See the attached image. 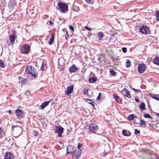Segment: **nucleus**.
I'll return each instance as SVG.
<instances>
[{"mask_svg":"<svg viewBox=\"0 0 159 159\" xmlns=\"http://www.w3.org/2000/svg\"><path fill=\"white\" fill-rule=\"evenodd\" d=\"M8 112L10 114L11 113V110H9L8 111Z\"/></svg>","mask_w":159,"mask_h":159,"instance_id":"obj_52","label":"nucleus"},{"mask_svg":"<svg viewBox=\"0 0 159 159\" xmlns=\"http://www.w3.org/2000/svg\"><path fill=\"white\" fill-rule=\"evenodd\" d=\"M30 47L28 44H25L21 47V51L24 54H27L30 51Z\"/></svg>","mask_w":159,"mask_h":159,"instance_id":"obj_5","label":"nucleus"},{"mask_svg":"<svg viewBox=\"0 0 159 159\" xmlns=\"http://www.w3.org/2000/svg\"><path fill=\"white\" fill-rule=\"evenodd\" d=\"M48 22L49 23V24L50 25H52V21L51 20L49 21Z\"/></svg>","mask_w":159,"mask_h":159,"instance_id":"obj_50","label":"nucleus"},{"mask_svg":"<svg viewBox=\"0 0 159 159\" xmlns=\"http://www.w3.org/2000/svg\"><path fill=\"white\" fill-rule=\"evenodd\" d=\"M64 130V128L61 126H56L55 131L57 133H62Z\"/></svg>","mask_w":159,"mask_h":159,"instance_id":"obj_12","label":"nucleus"},{"mask_svg":"<svg viewBox=\"0 0 159 159\" xmlns=\"http://www.w3.org/2000/svg\"><path fill=\"white\" fill-rule=\"evenodd\" d=\"M66 35L67 36V37H68L69 35V34L68 33L67 31L66 30Z\"/></svg>","mask_w":159,"mask_h":159,"instance_id":"obj_49","label":"nucleus"},{"mask_svg":"<svg viewBox=\"0 0 159 159\" xmlns=\"http://www.w3.org/2000/svg\"><path fill=\"white\" fill-rule=\"evenodd\" d=\"M68 149H69V152H70L71 151H72L71 150V149H72L73 150L74 149V147L73 146H69L68 147Z\"/></svg>","mask_w":159,"mask_h":159,"instance_id":"obj_35","label":"nucleus"},{"mask_svg":"<svg viewBox=\"0 0 159 159\" xmlns=\"http://www.w3.org/2000/svg\"><path fill=\"white\" fill-rule=\"evenodd\" d=\"M47 68V66L46 65V64L45 63H43L42 64L41 66V70H44L45 68Z\"/></svg>","mask_w":159,"mask_h":159,"instance_id":"obj_22","label":"nucleus"},{"mask_svg":"<svg viewBox=\"0 0 159 159\" xmlns=\"http://www.w3.org/2000/svg\"><path fill=\"white\" fill-rule=\"evenodd\" d=\"M58 133V137H61V136H62L61 134L62 133Z\"/></svg>","mask_w":159,"mask_h":159,"instance_id":"obj_48","label":"nucleus"},{"mask_svg":"<svg viewBox=\"0 0 159 159\" xmlns=\"http://www.w3.org/2000/svg\"><path fill=\"white\" fill-rule=\"evenodd\" d=\"M3 134H4V133H3V131L2 130L1 128H0V138L3 137Z\"/></svg>","mask_w":159,"mask_h":159,"instance_id":"obj_33","label":"nucleus"},{"mask_svg":"<svg viewBox=\"0 0 159 159\" xmlns=\"http://www.w3.org/2000/svg\"><path fill=\"white\" fill-rule=\"evenodd\" d=\"M43 147L44 148H45V146H43Z\"/></svg>","mask_w":159,"mask_h":159,"instance_id":"obj_57","label":"nucleus"},{"mask_svg":"<svg viewBox=\"0 0 159 159\" xmlns=\"http://www.w3.org/2000/svg\"><path fill=\"white\" fill-rule=\"evenodd\" d=\"M144 117L145 118H148L150 119H152V117H151V116L149 114H145L144 115Z\"/></svg>","mask_w":159,"mask_h":159,"instance_id":"obj_29","label":"nucleus"},{"mask_svg":"<svg viewBox=\"0 0 159 159\" xmlns=\"http://www.w3.org/2000/svg\"><path fill=\"white\" fill-rule=\"evenodd\" d=\"M140 133L139 130H138L137 129H135L134 134H137Z\"/></svg>","mask_w":159,"mask_h":159,"instance_id":"obj_36","label":"nucleus"},{"mask_svg":"<svg viewBox=\"0 0 159 159\" xmlns=\"http://www.w3.org/2000/svg\"><path fill=\"white\" fill-rule=\"evenodd\" d=\"M85 1L88 3H90L91 2V0H85Z\"/></svg>","mask_w":159,"mask_h":159,"instance_id":"obj_47","label":"nucleus"},{"mask_svg":"<svg viewBox=\"0 0 159 159\" xmlns=\"http://www.w3.org/2000/svg\"><path fill=\"white\" fill-rule=\"evenodd\" d=\"M114 98L116 100L117 102H118V100L119 98V97L118 96H115L114 97Z\"/></svg>","mask_w":159,"mask_h":159,"instance_id":"obj_41","label":"nucleus"},{"mask_svg":"<svg viewBox=\"0 0 159 159\" xmlns=\"http://www.w3.org/2000/svg\"><path fill=\"white\" fill-rule=\"evenodd\" d=\"M136 116L134 114L130 115L129 116L128 119L129 120H132L134 118H136Z\"/></svg>","mask_w":159,"mask_h":159,"instance_id":"obj_24","label":"nucleus"},{"mask_svg":"<svg viewBox=\"0 0 159 159\" xmlns=\"http://www.w3.org/2000/svg\"><path fill=\"white\" fill-rule=\"evenodd\" d=\"M57 5L58 7H56V8L58 10H60L61 12H64L68 10V6L65 3L58 2Z\"/></svg>","mask_w":159,"mask_h":159,"instance_id":"obj_2","label":"nucleus"},{"mask_svg":"<svg viewBox=\"0 0 159 159\" xmlns=\"http://www.w3.org/2000/svg\"><path fill=\"white\" fill-rule=\"evenodd\" d=\"M110 72L113 76H115L116 74V72L113 70L111 69Z\"/></svg>","mask_w":159,"mask_h":159,"instance_id":"obj_30","label":"nucleus"},{"mask_svg":"<svg viewBox=\"0 0 159 159\" xmlns=\"http://www.w3.org/2000/svg\"><path fill=\"white\" fill-rule=\"evenodd\" d=\"M135 101H136V102H139V99H137L136 98H135Z\"/></svg>","mask_w":159,"mask_h":159,"instance_id":"obj_51","label":"nucleus"},{"mask_svg":"<svg viewBox=\"0 0 159 159\" xmlns=\"http://www.w3.org/2000/svg\"><path fill=\"white\" fill-rule=\"evenodd\" d=\"M73 87L72 86H70L68 87L66 90L65 91V94L68 95L69 94L71 93L73 91Z\"/></svg>","mask_w":159,"mask_h":159,"instance_id":"obj_10","label":"nucleus"},{"mask_svg":"<svg viewBox=\"0 0 159 159\" xmlns=\"http://www.w3.org/2000/svg\"><path fill=\"white\" fill-rule=\"evenodd\" d=\"M72 152V158L73 159H78L80 156L82 151L80 149H76L74 150Z\"/></svg>","mask_w":159,"mask_h":159,"instance_id":"obj_3","label":"nucleus"},{"mask_svg":"<svg viewBox=\"0 0 159 159\" xmlns=\"http://www.w3.org/2000/svg\"><path fill=\"white\" fill-rule=\"evenodd\" d=\"M13 157V155L10 152H7L4 156L5 159H12Z\"/></svg>","mask_w":159,"mask_h":159,"instance_id":"obj_11","label":"nucleus"},{"mask_svg":"<svg viewBox=\"0 0 159 159\" xmlns=\"http://www.w3.org/2000/svg\"><path fill=\"white\" fill-rule=\"evenodd\" d=\"M15 113L17 117H21L23 112L20 109H18L16 110Z\"/></svg>","mask_w":159,"mask_h":159,"instance_id":"obj_14","label":"nucleus"},{"mask_svg":"<svg viewBox=\"0 0 159 159\" xmlns=\"http://www.w3.org/2000/svg\"><path fill=\"white\" fill-rule=\"evenodd\" d=\"M66 151H67V152H66V154H68V153H72L73 152L72 151L69 152V151H68V147H67Z\"/></svg>","mask_w":159,"mask_h":159,"instance_id":"obj_42","label":"nucleus"},{"mask_svg":"<svg viewBox=\"0 0 159 159\" xmlns=\"http://www.w3.org/2000/svg\"><path fill=\"white\" fill-rule=\"evenodd\" d=\"M149 31V28L146 26H143L141 27L139 29V32L143 34H147Z\"/></svg>","mask_w":159,"mask_h":159,"instance_id":"obj_4","label":"nucleus"},{"mask_svg":"<svg viewBox=\"0 0 159 159\" xmlns=\"http://www.w3.org/2000/svg\"><path fill=\"white\" fill-rule=\"evenodd\" d=\"M131 62L129 59H127L126 61V66L127 68L129 67L130 66Z\"/></svg>","mask_w":159,"mask_h":159,"instance_id":"obj_26","label":"nucleus"},{"mask_svg":"<svg viewBox=\"0 0 159 159\" xmlns=\"http://www.w3.org/2000/svg\"><path fill=\"white\" fill-rule=\"evenodd\" d=\"M77 69V67L75 65H72L69 69V70L70 72H75Z\"/></svg>","mask_w":159,"mask_h":159,"instance_id":"obj_13","label":"nucleus"},{"mask_svg":"<svg viewBox=\"0 0 159 159\" xmlns=\"http://www.w3.org/2000/svg\"><path fill=\"white\" fill-rule=\"evenodd\" d=\"M102 94L100 93L98 94V97H97V99L98 100H100L101 99V96Z\"/></svg>","mask_w":159,"mask_h":159,"instance_id":"obj_38","label":"nucleus"},{"mask_svg":"<svg viewBox=\"0 0 159 159\" xmlns=\"http://www.w3.org/2000/svg\"><path fill=\"white\" fill-rule=\"evenodd\" d=\"M158 116H159V115H158Z\"/></svg>","mask_w":159,"mask_h":159,"instance_id":"obj_59","label":"nucleus"},{"mask_svg":"<svg viewBox=\"0 0 159 159\" xmlns=\"http://www.w3.org/2000/svg\"><path fill=\"white\" fill-rule=\"evenodd\" d=\"M156 16L157 21H159V11H157L156 12Z\"/></svg>","mask_w":159,"mask_h":159,"instance_id":"obj_31","label":"nucleus"},{"mask_svg":"<svg viewBox=\"0 0 159 159\" xmlns=\"http://www.w3.org/2000/svg\"><path fill=\"white\" fill-rule=\"evenodd\" d=\"M69 28L71 30V31H74V29L73 28V26L71 25H70L69 26Z\"/></svg>","mask_w":159,"mask_h":159,"instance_id":"obj_44","label":"nucleus"},{"mask_svg":"<svg viewBox=\"0 0 159 159\" xmlns=\"http://www.w3.org/2000/svg\"><path fill=\"white\" fill-rule=\"evenodd\" d=\"M122 134L123 135L127 136H130L131 134V133L129 131L125 130H122Z\"/></svg>","mask_w":159,"mask_h":159,"instance_id":"obj_16","label":"nucleus"},{"mask_svg":"<svg viewBox=\"0 0 159 159\" xmlns=\"http://www.w3.org/2000/svg\"><path fill=\"white\" fill-rule=\"evenodd\" d=\"M85 28L87 30H89V31H90V30H91V29L90 28H89V27H88L87 26H86L85 27Z\"/></svg>","mask_w":159,"mask_h":159,"instance_id":"obj_45","label":"nucleus"},{"mask_svg":"<svg viewBox=\"0 0 159 159\" xmlns=\"http://www.w3.org/2000/svg\"><path fill=\"white\" fill-rule=\"evenodd\" d=\"M145 124V121L143 120H141L140 123V126H142L144 125Z\"/></svg>","mask_w":159,"mask_h":159,"instance_id":"obj_34","label":"nucleus"},{"mask_svg":"<svg viewBox=\"0 0 159 159\" xmlns=\"http://www.w3.org/2000/svg\"><path fill=\"white\" fill-rule=\"evenodd\" d=\"M16 128V130H21V128L19 126H13L12 127V130L13 131L14 129V128Z\"/></svg>","mask_w":159,"mask_h":159,"instance_id":"obj_25","label":"nucleus"},{"mask_svg":"<svg viewBox=\"0 0 159 159\" xmlns=\"http://www.w3.org/2000/svg\"><path fill=\"white\" fill-rule=\"evenodd\" d=\"M6 65L4 62L1 60H0V67L3 68L5 67Z\"/></svg>","mask_w":159,"mask_h":159,"instance_id":"obj_28","label":"nucleus"},{"mask_svg":"<svg viewBox=\"0 0 159 159\" xmlns=\"http://www.w3.org/2000/svg\"><path fill=\"white\" fill-rule=\"evenodd\" d=\"M132 89H133V90L134 91H135V90H136V89H135V88H132Z\"/></svg>","mask_w":159,"mask_h":159,"instance_id":"obj_53","label":"nucleus"},{"mask_svg":"<svg viewBox=\"0 0 159 159\" xmlns=\"http://www.w3.org/2000/svg\"><path fill=\"white\" fill-rule=\"evenodd\" d=\"M156 159H159V158L158 157H157L156 158Z\"/></svg>","mask_w":159,"mask_h":159,"instance_id":"obj_55","label":"nucleus"},{"mask_svg":"<svg viewBox=\"0 0 159 159\" xmlns=\"http://www.w3.org/2000/svg\"><path fill=\"white\" fill-rule=\"evenodd\" d=\"M50 102V101H45L41 105H40V107L42 109H43L44 108L46 107L48 105V104Z\"/></svg>","mask_w":159,"mask_h":159,"instance_id":"obj_15","label":"nucleus"},{"mask_svg":"<svg viewBox=\"0 0 159 159\" xmlns=\"http://www.w3.org/2000/svg\"><path fill=\"white\" fill-rule=\"evenodd\" d=\"M103 33L102 32H99L98 33V36L99 38L102 37L103 36Z\"/></svg>","mask_w":159,"mask_h":159,"instance_id":"obj_40","label":"nucleus"},{"mask_svg":"<svg viewBox=\"0 0 159 159\" xmlns=\"http://www.w3.org/2000/svg\"><path fill=\"white\" fill-rule=\"evenodd\" d=\"M122 93L124 94V95L128 98H130L131 97L129 92L127 89H124V90L122 91Z\"/></svg>","mask_w":159,"mask_h":159,"instance_id":"obj_9","label":"nucleus"},{"mask_svg":"<svg viewBox=\"0 0 159 159\" xmlns=\"http://www.w3.org/2000/svg\"><path fill=\"white\" fill-rule=\"evenodd\" d=\"M25 72L27 74H30L33 76L36 75L37 72L34 67L32 66H27L25 68Z\"/></svg>","mask_w":159,"mask_h":159,"instance_id":"obj_1","label":"nucleus"},{"mask_svg":"<svg viewBox=\"0 0 159 159\" xmlns=\"http://www.w3.org/2000/svg\"><path fill=\"white\" fill-rule=\"evenodd\" d=\"M153 62L157 65H159V57L155 58L153 60Z\"/></svg>","mask_w":159,"mask_h":159,"instance_id":"obj_21","label":"nucleus"},{"mask_svg":"<svg viewBox=\"0 0 159 159\" xmlns=\"http://www.w3.org/2000/svg\"><path fill=\"white\" fill-rule=\"evenodd\" d=\"M145 105L143 102H142L140 106V109L143 110H145Z\"/></svg>","mask_w":159,"mask_h":159,"instance_id":"obj_23","label":"nucleus"},{"mask_svg":"<svg viewBox=\"0 0 159 159\" xmlns=\"http://www.w3.org/2000/svg\"><path fill=\"white\" fill-rule=\"evenodd\" d=\"M63 31H65V30H63Z\"/></svg>","mask_w":159,"mask_h":159,"instance_id":"obj_56","label":"nucleus"},{"mask_svg":"<svg viewBox=\"0 0 159 159\" xmlns=\"http://www.w3.org/2000/svg\"><path fill=\"white\" fill-rule=\"evenodd\" d=\"M89 90L87 88H85L83 90V93L84 94L86 95H88V92Z\"/></svg>","mask_w":159,"mask_h":159,"instance_id":"obj_27","label":"nucleus"},{"mask_svg":"<svg viewBox=\"0 0 159 159\" xmlns=\"http://www.w3.org/2000/svg\"><path fill=\"white\" fill-rule=\"evenodd\" d=\"M82 144L81 143H78V146H77V149H80V148L82 146Z\"/></svg>","mask_w":159,"mask_h":159,"instance_id":"obj_37","label":"nucleus"},{"mask_svg":"<svg viewBox=\"0 0 159 159\" xmlns=\"http://www.w3.org/2000/svg\"><path fill=\"white\" fill-rule=\"evenodd\" d=\"M25 94L27 97H29L30 95V91L29 90H27Z\"/></svg>","mask_w":159,"mask_h":159,"instance_id":"obj_32","label":"nucleus"},{"mask_svg":"<svg viewBox=\"0 0 159 159\" xmlns=\"http://www.w3.org/2000/svg\"><path fill=\"white\" fill-rule=\"evenodd\" d=\"M85 101L88 102V103L91 104L93 106H94V102L90 99H85Z\"/></svg>","mask_w":159,"mask_h":159,"instance_id":"obj_19","label":"nucleus"},{"mask_svg":"<svg viewBox=\"0 0 159 159\" xmlns=\"http://www.w3.org/2000/svg\"><path fill=\"white\" fill-rule=\"evenodd\" d=\"M97 78L96 77H93L90 78L89 81L90 83H93L97 81Z\"/></svg>","mask_w":159,"mask_h":159,"instance_id":"obj_20","label":"nucleus"},{"mask_svg":"<svg viewBox=\"0 0 159 159\" xmlns=\"http://www.w3.org/2000/svg\"><path fill=\"white\" fill-rule=\"evenodd\" d=\"M16 37L17 36L15 34H10L9 35V40L11 45H13L14 43Z\"/></svg>","mask_w":159,"mask_h":159,"instance_id":"obj_8","label":"nucleus"},{"mask_svg":"<svg viewBox=\"0 0 159 159\" xmlns=\"http://www.w3.org/2000/svg\"><path fill=\"white\" fill-rule=\"evenodd\" d=\"M89 131L91 132L95 133L98 129V126L93 124H91L89 127Z\"/></svg>","mask_w":159,"mask_h":159,"instance_id":"obj_7","label":"nucleus"},{"mask_svg":"<svg viewBox=\"0 0 159 159\" xmlns=\"http://www.w3.org/2000/svg\"><path fill=\"white\" fill-rule=\"evenodd\" d=\"M149 95L150 96V97H151L152 98H153L157 100H159V98H159V97L158 96V95H154L150 93H149Z\"/></svg>","mask_w":159,"mask_h":159,"instance_id":"obj_17","label":"nucleus"},{"mask_svg":"<svg viewBox=\"0 0 159 159\" xmlns=\"http://www.w3.org/2000/svg\"><path fill=\"white\" fill-rule=\"evenodd\" d=\"M36 134H37V133H36V134H35V136H36Z\"/></svg>","mask_w":159,"mask_h":159,"instance_id":"obj_58","label":"nucleus"},{"mask_svg":"<svg viewBox=\"0 0 159 159\" xmlns=\"http://www.w3.org/2000/svg\"><path fill=\"white\" fill-rule=\"evenodd\" d=\"M146 66L144 64H140L138 65V70L140 73H143L146 70Z\"/></svg>","mask_w":159,"mask_h":159,"instance_id":"obj_6","label":"nucleus"},{"mask_svg":"<svg viewBox=\"0 0 159 159\" xmlns=\"http://www.w3.org/2000/svg\"><path fill=\"white\" fill-rule=\"evenodd\" d=\"M136 93H138L139 92L141 93V91L139 90H138V89H136L135 91Z\"/></svg>","mask_w":159,"mask_h":159,"instance_id":"obj_46","label":"nucleus"},{"mask_svg":"<svg viewBox=\"0 0 159 159\" xmlns=\"http://www.w3.org/2000/svg\"><path fill=\"white\" fill-rule=\"evenodd\" d=\"M59 20L61 22H62V23H63L65 21V20L63 18H59Z\"/></svg>","mask_w":159,"mask_h":159,"instance_id":"obj_43","label":"nucleus"},{"mask_svg":"<svg viewBox=\"0 0 159 159\" xmlns=\"http://www.w3.org/2000/svg\"><path fill=\"white\" fill-rule=\"evenodd\" d=\"M68 37H67V36L66 35L65 37V38L66 39H67V38H68Z\"/></svg>","mask_w":159,"mask_h":159,"instance_id":"obj_54","label":"nucleus"},{"mask_svg":"<svg viewBox=\"0 0 159 159\" xmlns=\"http://www.w3.org/2000/svg\"><path fill=\"white\" fill-rule=\"evenodd\" d=\"M54 40V35L52 34L51 35V38L49 39L48 41V43L49 45H51L52 44L53 41Z\"/></svg>","mask_w":159,"mask_h":159,"instance_id":"obj_18","label":"nucleus"},{"mask_svg":"<svg viewBox=\"0 0 159 159\" xmlns=\"http://www.w3.org/2000/svg\"><path fill=\"white\" fill-rule=\"evenodd\" d=\"M122 49V52L124 53L126 52L127 51V49L126 48H123Z\"/></svg>","mask_w":159,"mask_h":159,"instance_id":"obj_39","label":"nucleus"}]
</instances>
